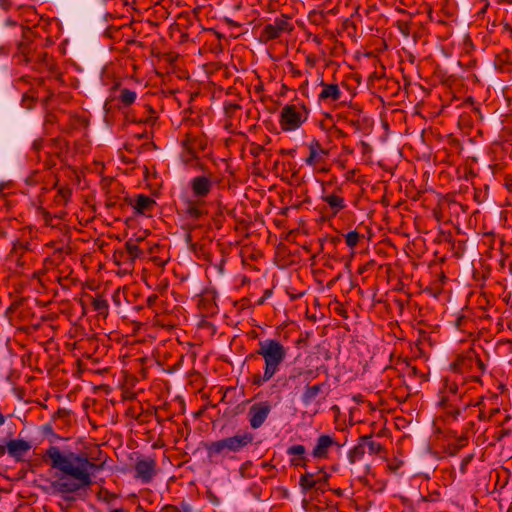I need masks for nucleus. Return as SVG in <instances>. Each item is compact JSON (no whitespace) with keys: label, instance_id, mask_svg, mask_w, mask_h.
<instances>
[{"label":"nucleus","instance_id":"f257e3e1","mask_svg":"<svg viewBox=\"0 0 512 512\" xmlns=\"http://www.w3.org/2000/svg\"><path fill=\"white\" fill-rule=\"evenodd\" d=\"M44 461L62 473V476L51 482V488L57 494L76 493L92 485V471H100L103 463H94L85 453L68 452L63 454L58 446H50L43 455Z\"/></svg>","mask_w":512,"mask_h":512},{"label":"nucleus","instance_id":"f03ea898","mask_svg":"<svg viewBox=\"0 0 512 512\" xmlns=\"http://www.w3.org/2000/svg\"><path fill=\"white\" fill-rule=\"evenodd\" d=\"M254 435L251 432L238 433L231 437L212 441L205 444L208 458L226 457L230 453H238L253 443Z\"/></svg>","mask_w":512,"mask_h":512},{"label":"nucleus","instance_id":"7ed1b4c3","mask_svg":"<svg viewBox=\"0 0 512 512\" xmlns=\"http://www.w3.org/2000/svg\"><path fill=\"white\" fill-rule=\"evenodd\" d=\"M256 354L263 358L266 372L276 375L287 358L288 348L277 339H265L258 342Z\"/></svg>","mask_w":512,"mask_h":512},{"label":"nucleus","instance_id":"20e7f679","mask_svg":"<svg viewBox=\"0 0 512 512\" xmlns=\"http://www.w3.org/2000/svg\"><path fill=\"white\" fill-rule=\"evenodd\" d=\"M308 118V110L303 104H290L280 112V126L283 131L298 129Z\"/></svg>","mask_w":512,"mask_h":512},{"label":"nucleus","instance_id":"39448f33","mask_svg":"<svg viewBox=\"0 0 512 512\" xmlns=\"http://www.w3.org/2000/svg\"><path fill=\"white\" fill-rule=\"evenodd\" d=\"M294 29L293 24L290 22V17L282 14L276 18L273 23L266 24L260 32V41L268 43L272 40L278 39L283 33H290Z\"/></svg>","mask_w":512,"mask_h":512},{"label":"nucleus","instance_id":"423d86ee","mask_svg":"<svg viewBox=\"0 0 512 512\" xmlns=\"http://www.w3.org/2000/svg\"><path fill=\"white\" fill-rule=\"evenodd\" d=\"M272 406L268 401H261L250 406L248 411L249 424L252 429L260 428L271 412Z\"/></svg>","mask_w":512,"mask_h":512},{"label":"nucleus","instance_id":"0eeeda50","mask_svg":"<svg viewBox=\"0 0 512 512\" xmlns=\"http://www.w3.org/2000/svg\"><path fill=\"white\" fill-rule=\"evenodd\" d=\"M450 367L452 371L459 374L469 373L474 370V367H477L480 373H483L485 370V365L482 360L470 354L458 356L457 359L451 363Z\"/></svg>","mask_w":512,"mask_h":512},{"label":"nucleus","instance_id":"6e6552de","mask_svg":"<svg viewBox=\"0 0 512 512\" xmlns=\"http://www.w3.org/2000/svg\"><path fill=\"white\" fill-rule=\"evenodd\" d=\"M208 145V139L204 135L187 134L183 141V148L188 155L187 161L198 158L200 152H204Z\"/></svg>","mask_w":512,"mask_h":512},{"label":"nucleus","instance_id":"1a4fd4ad","mask_svg":"<svg viewBox=\"0 0 512 512\" xmlns=\"http://www.w3.org/2000/svg\"><path fill=\"white\" fill-rule=\"evenodd\" d=\"M438 405L453 419H456L462 410L469 406V403L461 404L460 396L448 395L440 392Z\"/></svg>","mask_w":512,"mask_h":512},{"label":"nucleus","instance_id":"9d476101","mask_svg":"<svg viewBox=\"0 0 512 512\" xmlns=\"http://www.w3.org/2000/svg\"><path fill=\"white\" fill-rule=\"evenodd\" d=\"M342 446L343 444H340L332 436L328 434H322L316 440V444L312 450V456L316 459H326L328 458L329 450L332 447L340 449Z\"/></svg>","mask_w":512,"mask_h":512},{"label":"nucleus","instance_id":"9b49d317","mask_svg":"<svg viewBox=\"0 0 512 512\" xmlns=\"http://www.w3.org/2000/svg\"><path fill=\"white\" fill-rule=\"evenodd\" d=\"M156 461L153 458L140 459L135 463V478L149 483L156 475Z\"/></svg>","mask_w":512,"mask_h":512},{"label":"nucleus","instance_id":"f8f14e48","mask_svg":"<svg viewBox=\"0 0 512 512\" xmlns=\"http://www.w3.org/2000/svg\"><path fill=\"white\" fill-rule=\"evenodd\" d=\"M7 453L17 462L24 461V456L31 449V443L24 439H10L6 442Z\"/></svg>","mask_w":512,"mask_h":512},{"label":"nucleus","instance_id":"ddd939ff","mask_svg":"<svg viewBox=\"0 0 512 512\" xmlns=\"http://www.w3.org/2000/svg\"><path fill=\"white\" fill-rule=\"evenodd\" d=\"M129 204L133 207L136 214L147 216L155 208L156 201L145 194H139L134 200L131 199Z\"/></svg>","mask_w":512,"mask_h":512},{"label":"nucleus","instance_id":"4468645a","mask_svg":"<svg viewBox=\"0 0 512 512\" xmlns=\"http://www.w3.org/2000/svg\"><path fill=\"white\" fill-rule=\"evenodd\" d=\"M183 212L187 218L193 221L200 220L207 214L203 201L191 199L184 201Z\"/></svg>","mask_w":512,"mask_h":512},{"label":"nucleus","instance_id":"2eb2a0df","mask_svg":"<svg viewBox=\"0 0 512 512\" xmlns=\"http://www.w3.org/2000/svg\"><path fill=\"white\" fill-rule=\"evenodd\" d=\"M309 156L306 158V164L310 166H316L322 162H324L325 157L328 155V151H326L320 142L316 139H313L309 145Z\"/></svg>","mask_w":512,"mask_h":512},{"label":"nucleus","instance_id":"dca6fc26","mask_svg":"<svg viewBox=\"0 0 512 512\" xmlns=\"http://www.w3.org/2000/svg\"><path fill=\"white\" fill-rule=\"evenodd\" d=\"M192 193L197 198H205L212 189V181L206 176H197L190 181Z\"/></svg>","mask_w":512,"mask_h":512},{"label":"nucleus","instance_id":"f3484780","mask_svg":"<svg viewBox=\"0 0 512 512\" xmlns=\"http://www.w3.org/2000/svg\"><path fill=\"white\" fill-rule=\"evenodd\" d=\"M327 387L326 382L309 385L306 384L304 387V391L301 395V401L305 406L312 404L317 397L324 392V389Z\"/></svg>","mask_w":512,"mask_h":512},{"label":"nucleus","instance_id":"a211bd4d","mask_svg":"<svg viewBox=\"0 0 512 512\" xmlns=\"http://www.w3.org/2000/svg\"><path fill=\"white\" fill-rule=\"evenodd\" d=\"M143 241V238L138 237L135 240L129 239L125 243L127 259L129 260V266L132 267L135 260L143 256V249L140 248L139 242Z\"/></svg>","mask_w":512,"mask_h":512},{"label":"nucleus","instance_id":"6ab92c4d","mask_svg":"<svg viewBox=\"0 0 512 512\" xmlns=\"http://www.w3.org/2000/svg\"><path fill=\"white\" fill-rule=\"evenodd\" d=\"M345 123L356 132L366 133L370 127L371 122L367 117L356 115L353 117H345Z\"/></svg>","mask_w":512,"mask_h":512},{"label":"nucleus","instance_id":"aec40b11","mask_svg":"<svg viewBox=\"0 0 512 512\" xmlns=\"http://www.w3.org/2000/svg\"><path fill=\"white\" fill-rule=\"evenodd\" d=\"M322 91L319 94V100L321 101H337L341 98V91L337 84H326L323 81L320 83Z\"/></svg>","mask_w":512,"mask_h":512},{"label":"nucleus","instance_id":"412c9836","mask_svg":"<svg viewBox=\"0 0 512 512\" xmlns=\"http://www.w3.org/2000/svg\"><path fill=\"white\" fill-rule=\"evenodd\" d=\"M360 438L365 450L367 449L370 455L382 456V454L385 453L384 446L380 442L375 441L372 435H363Z\"/></svg>","mask_w":512,"mask_h":512},{"label":"nucleus","instance_id":"4be33fe9","mask_svg":"<svg viewBox=\"0 0 512 512\" xmlns=\"http://www.w3.org/2000/svg\"><path fill=\"white\" fill-rule=\"evenodd\" d=\"M322 199L329 205L333 215H336L338 212H340L346 207L344 198L336 194L324 195Z\"/></svg>","mask_w":512,"mask_h":512},{"label":"nucleus","instance_id":"5701e85b","mask_svg":"<svg viewBox=\"0 0 512 512\" xmlns=\"http://www.w3.org/2000/svg\"><path fill=\"white\" fill-rule=\"evenodd\" d=\"M304 373L305 369L303 367H293L285 377L282 386L289 387L296 385V387H298L300 385L299 380L302 376H304Z\"/></svg>","mask_w":512,"mask_h":512},{"label":"nucleus","instance_id":"b1692460","mask_svg":"<svg viewBox=\"0 0 512 512\" xmlns=\"http://www.w3.org/2000/svg\"><path fill=\"white\" fill-rule=\"evenodd\" d=\"M365 453L366 450L361 438H359L358 443L348 452V460L350 464H355L357 461L362 459Z\"/></svg>","mask_w":512,"mask_h":512},{"label":"nucleus","instance_id":"393cba45","mask_svg":"<svg viewBox=\"0 0 512 512\" xmlns=\"http://www.w3.org/2000/svg\"><path fill=\"white\" fill-rule=\"evenodd\" d=\"M299 485L304 493L315 489V473L306 472L301 475Z\"/></svg>","mask_w":512,"mask_h":512},{"label":"nucleus","instance_id":"a878e982","mask_svg":"<svg viewBox=\"0 0 512 512\" xmlns=\"http://www.w3.org/2000/svg\"><path fill=\"white\" fill-rule=\"evenodd\" d=\"M92 307L99 315L106 317L109 312V304L106 299L101 296L92 299Z\"/></svg>","mask_w":512,"mask_h":512},{"label":"nucleus","instance_id":"bb28decb","mask_svg":"<svg viewBox=\"0 0 512 512\" xmlns=\"http://www.w3.org/2000/svg\"><path fill=\"white\" fill-rule=\"evenodd\" d=\"M137 98V94L135 91H132L127 88H123L120 90L119 100L124 106L132 105Z\"/></svg>","mask_w":512,"mask_h":512},{"label":"nucleus","instance_id":"cd10ccee","mask_svg":"<svg viewBox=\"0 0 512 512\" xmlns=\"http://www.w3.org/2000/svg\"><path fill=\"white\" fill-rule=\"evenodd\" d=\"M442 392L448 395L460 396V400L462 399L463 392L459 391V386L455 381H452L448 378L444 380L443 390Z\"/></svg>","mask_w":512,"mask_h":512},{"label":"nucleus","instance_id":"c85d7f7f","mask_svg":"<svg viewBox=\"0 0 512 512\" xmlns=\"http://www.w3.org/2000/svg\"><path fill=\"white\" fill-rule=\"evenodd\" d=\"M329 479V474L325 471H319L315 474V490L325 491Z\"/></svg>","mask_w":512,"mask_h":512},{"label":"nucleus","instance_id":"c756f323","mask_svg":"<svg viewBox=\"0 0 512 512\" xmlns=\"http://www.w3.org/2000/svg\"><path fill=\"white\" fill-rule=\"evenodd\" d=\"M274 376H275V374L271 373L270 371L266 372V369L264 368L262 374H255L253 376L252 383L254 385L260 387L263 384H265L266 382L270 381Z\"/></svg>","mask_w":512,"mask_h":512},{"label":"nucleus","instance_id":"7c9ffc66","mask_svg":"<svg viewBox=\"0 0 512 512\" xmlns=\"http://www.w3.org/2000/svg\"><path fill=\"white\" fill-rule=\"evenodd\" d=\"M359 239H360V234L357 231H350L349 233H347L345 235L346 244L350 248L355 247L358 244Z\"/></svg>","mask_w":512,"mask_h":512},{"label":"nucleus","instance_id":"2f4dec72","mask_svg":"<svg viewBox=\"0 0 512 512\" xmlns=\"http://www.w3.org/2000/svg\"><path fill=\"white\" fill-rule=\"evenodd\" d=\"M41 180H42V174L36 170L27 176L25 182L28 185L35 186V185L39 184L41 182Z\"/></svg>","mask_w":512,"mask_h":512},{"label":"nucleus","instance_id":"473e14b6","mask_svg":"<svg viewBox=\"0 0 512 512\" xmlns=\"http://www.w3.org/2000/svg\"><path fill=\"white\" fill-rule=\"evenodd\" d=\"M306 452V448L304 445H301V444H298V445H293L291 447L288 448L287 450V453L289 455H297V456H304Z\"/></svg>","mask_w":512,"mask_h":512},{"label":"nucleus","instance_id":"72a5a7b5","mask_svg":"<svg viewBox=\"0 0 512 512\" xmlns=\"http://www.w3.org/2000/svg\"><path fill=\"white\" fill-rule=\"evenodd\" d=\"M241 106L236 103H227L224 106V112L227 117L232 118L234 117L237 110H239Z\"/></svg>","mask_w":512,"mask_h":512},{"label":"nucleus","instance_id":"f704fd0d","mask_svg":"<svg viewBox=\"0 0 512 512\" xmlns=\"http://www.w3.org/2000/svg\"><path fill=\"white\" fill-rule=\"evenodd\" d=\"M72 194V191L68 187H60L58 189L57 197H60L64 202H66Z\"/></svg>","mask_w":512,"mask_h":512},{"label":"nucleus","instance_id":"c9c22d12","mask_svg":"<svg viewBox=\"0 0 512 512\" xmlns=\"http://www.w3.org/2000/svg\"><path fill=\"white\" fill-rule=\"evenodd\" d=\"M114 259L117 264L123 263L129 265V260L127 259V253L123 251L115 252Z\"/></svg>","mask_w":512,"mask_h":512},{"label":"nucleus","instance_id":"e433bc0d","mask_svg":"<svg viewBox=\"0 0 512 512\" xmlns=\"http://www.w3.org/2000/svg\"><path fill=\"white\" fill-rule=\"evenodd\" d=\"M147 110L149 112L148 116L142 122L146 124H153L157 119L156 112L151 106H147Z\"/></svg>","mask_w":512,"mask_h":512},{"label":"nucleus","instance_id":"4c0bfd02","mask_svg":"<svg viewBox=\"0 0 512 512\" xmlns=\"http://www.w3.org/2000/svg\"><path fill=\"white\" fill-rule=\"evenodd\" d=\"M43 146H44L43 139H41V138L36 139L32 144V149L34 150V152L39 153L42 150Z\"/></svg>","mask_w":512,"mask_h":512},{"label":"nucleus","instance_id":"58836bf2","mask_svg":"<svg viewBox=\"0 0 512 512\" xmlns=\"http://www.w3.org/2000/svg\"><path fill=\"white\" fill-rule=\"evenodd\" d=\"M264 151V147L258 144H253L251 148V154L255 157L259 156Z\"/></svg>","mask_w":512,"mask_h":512},{"label":"nucleus","instance_id":"ea45409f","mask_svg":"<svg viewBox=\"0 0 512 512\" xmlns=\"http://www.w3.org/2000/svg\"><path fill=\"white\" fill-rule=\"evenodd\" d=\"M307 458L305 456L299 457L298 459H293L292 463L295 466H306Z\"/></svg>","mask_w":512,"mask_h":512},{"label":"nucleus","instance_id":"a19ab883","mask_svg":"<svg viewBox=\"0 0 512 512\" xmlns=\"http://www.w3.org/2000/svg\"><path fill=\"white\" fill-rule=\"evenodd\" d=\"M6 442L7 441L0 438V458L3 457L7 452Z\"/></svg>","mask_w":512,"mask_h":512},{"label":"nucleus","instance_id":"79ce46f5","mask_svg":"<svg viewBox=\"0 0 512 512\" xmlns=\"http://www.w3.org/2000/svg\"><path fill=\"white\" fill-rule=\"evenodd\" d=\"M304 376L306 379H314L316 377V374L314 370H305Z\"/></svg>","mask_w":512,"mask_h":512},{"label":"nucleus","instance_id":"37998d69","mask_svg":"<svg viewBox=\"0 0 512 512\" xmlns=\"http://www.w3.org/2000/svg\"><path fill=\"white\" fill-rule=\"evenodd\" d=\"M161 512H180L175 506H165Z\"/></svg>","mask_w":512,"mask_h":512},{"label":"nucleus","instance_id":"c03bdc74","mask_svg":"<svg viewBox=\"0 0 512 512\" xmlns=\"http://www.w3.org/2000/svg\"><path fill=\"white\" fill-rule=\"evenodd\" d=\"M157 298H158L157 295L149 296L147 299L148 306H152L155 303V301L157 300Z\"/></svg>","mask_w":512,"mask_h":512},{"label":"nucleus","instance_id":"a18cd8bd","mask_svg":"<svg viewBox=\"0 0 512 512\" xmlns=\"http://www.w3.org/2000/svg\"><path fill=\"white\" fill-rule=\"evenodd\" d=\"M22 101L25 103L26 101H29L32 103L34 101V96L29 95L28 93L23 95Z\"/></svg>","mask_w":512,"mask_h":512},{"label":"nucleus","instance_id":"49530a36","mask_svg":"<svg viewBox=\"0 0 512 512\" xmlns=\"http://www.w3.org/2000/svg\"><path fill=\"white\" fill-rule=\"evenodd\" d=\"M505 187L508 189V191L512 192V178L505 179Z\"/></svg>","mask_w":512,"mask_h":512},{"label":"nucleus","instance_id":"de8ad7c7","mask_svg":"<svg viewBox=\"0 0 512 512\" xmlns=\"http://www.w3.org/2000/svg\"><path fill=\"white\" fill-rule=\"evenodd\" d=\"M104 493L106 495L105 498H104L105 501H110L112 498L115 497V495L111 494L108 490H105Z\"/></svg>","mask_w":512,"mask_h":512},{"label":"nucleus","instance_id":"09e8293b","mask_svg":"<svg viewBox=\"0 0 512 512\" xmlns=\"http://www.w3.org/2000/svg\"><path fill=\"white\" fill-rule=\"evenodd\" d=\"M464 320H465V317H464V316H460V317H458V318H457V320H456V326H457L458 328H460V327H461V325H462V322H463Z\"/></svg>","mask_w":512,"mask_h":512},{"label":"nucleus","instance_id":"8fccbe9b","mask_svg":"<svg viewBox=\"0 0 512 512\" xmlns=\"http://www.w3.org/2000/svg\"><path fill=\"white\" fill-rule=\"evenodd\" d=\"M509 433V430H502L500 436L498 437V440L502 439L505 436H508Z\"/></svg>","mask_w":512,"mask_h":512},{"label":"nucleus","instance_id":"3c124183","mask_svg":"<svg viewBox=\"0 0 512 512\" xmlns=\"http://www.w3.org/2000/svg\"><path fill=\"white\" fill-rule=\"evenodd\" d=\"M111 512H127V511L123 508H119V509H114Z\"/></svg>","mask_w":512,"mask_h":512},{"label":"nucleus","instance_id":"603ef678","mask_svg":"<svg viewBox=\"0 0 512 512\" xmlns=\"http://www.w3.org/2000/svg\"><path fill=\"white\" fill-rule=\"evenodd\" d=\"M338 134H339V136H341V137L346 136V133H344L342 130H338Z\"/></svg>","mask_w":512,"mask_h":512},{"label":"nucleus","instance_id":"864d4df0","mask_svg":"<svg viewBox=\"0 0 512 512\" xmlns=\"http://www.w3.org/2000/svg\"><path fill=\"white\" fill-rule=\"evenodd\" d=\"M473 380L476 381V382H479L480 381V376L479 375L473 376Z\"/></svg>","mask_w":512,"mask_h":512},{"label":"nucleus","instance_id":"5fc2aeb1","mask_svg":"<svg viewBox=\"0 0 512 512\" xmlns=\"http://www.w3.org/2000/svg\"><path fill=\"white\" fill-rule=\"evenodd\" d=\"M321 369H324L325 371H327V368H326L325 366H320V367H318L316 371H319V370H321Z\"/></svg>","mask_w":512,"mask_h":512},{"label":"nucleus","instance_id":"6e6d98bb","mask_svg":"<svg viewBox=\"0 0 512 512\" xmlns=\"http://www.w3.org/2000/svg\"><path fill=\"white\" fill-rule=\"evenodd\" d=\"M280 152H281V154H286V153H288V151H286V150H281ZM291 152H292V151H289V153H291Z\"/></svg>","mask_w":512,"mask_h":512},{"label":"nucleus","instance_id":"4d7b16f0","mask_svg":"<svg viewBox=\"0 0 512 512\" xmlns=\"http://www.w3.org/2000/svg\"><path fill=\"white\" fill-rule=\"evenodd\" d=\"M412 372H413V374H416V373H417V369H416V367H413V368H412Z\"/></svg>","mask_w":512,"mask_h":512},{"label":"nucleus","instance_id":"13d9d810","mask_svg":"<svg viewBox=\"0 0 512 512\" xmlns=\"http://www.w3.org/2000/svg\"><path fill=\"white\" fill-rule=\"evenodd\" d=\"M259 304H263L264 303V298H261L259 301H258Z\"/></svg>","mask_w":512,"mask_h":512},{"label":"nucleus","instance_id":"bf43d9fd","mask_svg":"<svg viewBox=\"0 0 512 512\" xmlns=\"http://www.w3.org/2000/svg\"><path fill=\"white\" fill-rule=\"evenodd\" d=\"M268 295H270V291H269V290H266V291H265V296H268Z\"/></svg>","mask_w":512,"mask_h":512}]
</instances>
